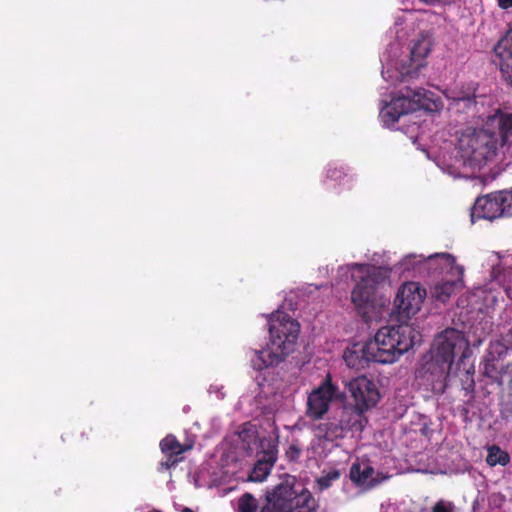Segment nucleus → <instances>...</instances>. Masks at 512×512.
Instances as JSON below:
<instances>
[{
	"mask_svg": "<svg viewBox=\"0 0 512 512\" xmlns=\"http://www.w3.org/2000/svg\"><path fill=\"white\" fill-rule=\"evenodd\" d=\"M469 352V341L464 333L455 328H446L435 337L430 351L423 358V376L432 383L434 390L443 392L455 356L460 353L462 361Z\"/></svg>",
	"mask_w": 512,
	"mask_h": 512,
	"instance_id": "f257e3e1",
	"label": "nucleus"
},
{
	"mask_svg": "<svg viewBox=\"0 0 512 512\" xmlns=\"http://www.w3.org/2000/svg\"><path fill=\"white\" fill-rule=\"evenodd\" d=\"M300 326L297 321L283 312L273 314L269 319L270 341L261 350H254L251 363L261 371L279 365L291 354L298 339Z\"/></svg>",
	"mask_w": 512,
	"mask_h": 512,
	"instance_id": "f03ea898",
	"label": "nucleus"
},
{
	"mask_svg": "<svg viewBox=\"0 0 512 512\" xmlns=\"http://www.w3.org/2000/svg\"><path fill=\"white\" fill-rule=\"evenodd\" d=\"M420 341L421 334L409 325L385 326L367 341V352L375 363H393Z\"/></svg>",
	"mask_w": 512,
	"mask_h": 512,
	"instance_id": "7ed1b4c3",
	"label": "nucleus"
},
{
	"mask_svg": "<svg viewBox=\"0 0 512 512\" xmlns=\"http://www.w3.org/2000/svg\"><path fill=\"white\" fill-rule=\"evenodd\" d=\"M359 280L351 292V302L359 316L365 322L372 319L376 307V291L380 284L389 277V271L384 267L354 264Z\"/></svg>",
	"mask_w": 512,
	"mask_h": 512,
	"instance_id": "20e7f679",
	"label": "nucleus"
},
{
	"mask_svg": "<svg viewBox=\"0 0 512 512\" xmlns=\"http://www.w3.org/2000/svg\"><path fill=\"white\" fill-rule=\"evenodd\" d=\"M498 140L484 129L466 128L458 139V153L463 164L472 169H481L497 155Z\"/></svg>",
	"mask_w": 512,
	"mask_h": 512,
	"instance_id": "39448f33",
	"label": "nucleus"
},
{
	"mask_svg": "<svg viewBox=\"0 0 512 512\" xmlns=\"http://www.w3.org/2000/svg\"><path fill=\"white\" fill-rule=\"evenodd\" d=\"M316 507V501L308 489L296 492L293 485L285 482L266 492L260 512H314Z\"/></svg>",
	"mask_w": 512,
	"mask_h": 512,
	"instance_id": "423d86ee",
	"label": "nucleus"
},
{
	"mask_svg": "<svg viewBox=\"0 0 512 512\" xmlns=\"http://www.w3.org/2000/svg\"><path fill=\"white\" fill-rule=\"evenodd\" d=\"M432 95L424 88L406 86L381 110L380 116L385 125L392 126L403 115L430 109Z\"/></svg>",
	"mask_w": 512,
	"mask_h": 512,
	"instance_id": "0eeeda50",
	"label": "nucleus"
},
{
	"mask_svg": "<svg viewBox=\"0 0 512 512\" xmlns=\"http://www.w3.org/2000/svg\"><path fill=\"white\" fill-rule=\"evenodd\" d=\"M430 269L439 270V273H446L451 278L437 282L431 289V297L445 303L462 286L464 268L456 264V259L449 253H437L427 258Z\"/></svg>",
	"mask_w": 512,
	"mask_h": 512,
	"instance_id": "6e6552de",
	"label": "nucleus"
},
{
	"mask_svg": "<svg viewBox=\"0 0 512 512\" xmlns=\"http://www.w3.org/2000/svg\"><path fill=\"white\" fill-rule=\"evenodd\" d=\"M338 387L332 383L328 374L323 382L308 395L306 415L312 420H320L328 412L330 403L340 398Z\"/></svg>",
	"mask_w": 512,
	"mask_h": 512,
	"instance_id": "1a4fd4ad",
	"label": "nucleus"
},
{
	"mask_svg": "<svg viewBox=\"0 0 512 512\" xmlns=\"http://www.w3.org/2000/svg\"><path fill=\"white\" fill-rule=\"evenodd\" d=\"M426 295V289L419 282L409 281L402 284L394 300L399 316L409 319L417 314Z\"/></svg>",
	"mask_w": 512,
	"mask_h": 512,
	"instance_id": "9d476101",
	"label": "nucleus"
},
{
	"mask_svg": "<svg viewBox=\"0 0 512 512\" xmlns=\"http://www.w3.org/2000/svg\"><path fill=\"white\" fill-rule=\"evenodd\" d=\"M347 388L354 399L355 408L360 414L374 407L380 399L376 384L366 376L352 379L347 384Z\"/></svg>",
	"mask_w": 512,
	"mask_h": 512,
	"instance_id": "9b49d317",
	"label": "nucleus"
},
{
	"mask_svg": "<svg viewBox=\"0 0 512 512\" xmlns=\"http://www.w3.org/2000/svg\"><path fill=\"white\" fill-rule=\"evenodd\" d=\"M500 198V191L478 197L471 209L472 221L475 219L492 221L500 217H506V210Z\"/></svg>",
	"mask_w": 512,
	"mask_h": 512,
	"instance_id": "f8f14e48",
	"label": "nucleus"
},
{
	"mask_svg": "<svg viewBox=\"0 0 512 512\" xmlns=\"http://www.w3.org/2000/svg\"><path fill=\"white\" fill-rule=\"evenodd\" d=\"M193 448V443L181 444L173 434H168L160 442V449L166 456V460L161 462L164 469H170L182 460L181 455Z\"/></svg>",
	"mask_w": 512,
	"mask_h": 512,
	"instance_id": "ddd939ff",
	"label": "nucleus"
},
{
	"mask_svg": "<svg viewBox=\"0 0 512 512\" xmlns=\"http://www.w3.org/2000/svg\"><path fill=\"white\" fill-rule=\"evenodd\" d=\"M476 90L474 84H468L467 86L450 90L447 97L452 101L450 104L451 108L457 111H466L475 107Z\"/></svg>",
	"mask_w": 512,
	"mask_h": 512,
	"instance_id": "4468645a",
	"label": "nucleus"
},
{
	"mask_svg": "<svg viewBox=\"0 0 512 512\" xmlns=\"http://www.w3.org/2000/svg\"><path fill=\"white\" fill-rule=\"evenodd\" d=\"M343 359L348 367L355 370L365 369L370 362H375V357L367 352V342L348 347L344 351Z\"/></svg>",
	"mask_w": 512,
	"mask_h": 512,
	"instance_id": "2eb2a0df",
	"label": "nucleus"
},
{
	"mask_svg": "<svg viewBox=\"0 0 512 512\" xmlns=\"http://www.w3.org/2000/svg\"><path fill=\"white\" fill-rule=\"evenodd\" d=\"M374 468L369 463H353L350 467L349 476L353 483L358 486L368 484L370 487L376 486L379 481L373 478Z\"/></svg>",
	"mask_w": 512,
	"mask_h": 512,
	"instance_id": "dca6fc26",
	"label": "nucleus"
},
{
	"mask_svg": "<svg viewBox=\"0 0 512 512\" xmlns=\"http://www.w3.org/2000/svg\"><path fill=\"white\" fill-rule=\"evenodd\" d=\"M431 50V40L428 36H421L417 39L411 49L412 61L420 65V61L425 59Z\"/></svg>",
	"mask_w": 512,
	"mask_h": 512,
	"instance_id": "f3484780",
	"label": "nucleus"
},
{
	"mask_svg": "<svg viewBox=\"0 0 512 512\" xmlns=\"http://www.w3.org/2000/svg\"><path fill=\"white\" fill-rule=\"evenodd\" d=\"M262 507L253 494L245 492L237 499L235 512H260Z\"/></svg>",
	"mask_w": 512,
	"mask_h": 512,
	"instance_id": "a211bd4d",
	"label": "nucleus"
},
{
	"mask_svg": "<svg viewBox=\"0 0 512 512\" xmlns=\"http://www.w3.org/2000/svg\"><path fill=\"white\" fill-rule=\"evenodd\" d=\"M509 461H510L509 454L506 451L502 450L499 446L492 445V446L488 447V455L486 458V462L488 465H490V466H496V465L505 466L509 463Z\"/></svg>",
	"mask_w": 512,
	"mask_h": 512,
	"instance_id": "6ab92c4d",
	"label": "nucleus"
},
{
	"mask_svg": "<svg viewBox=\"0 0 512 512\" xmlns=\"http://www.w3.org/2000/svg\"><path fill=\"white\" fill-rule=\"evenodd\" d=\"M272 461H257L254 465L252 471L249 474V480L252 482H261L269 475L271 468L273 466Z\"/></svg>",
	"mask_w": 512,
	"mask_h": 512,
	"instance_id": "aec40b11",
	"label": "nucleus"
},
{
	"mask_svg": "<svg viewBox=\"0 0 512 512\" xmlns=\"http://www.w3.org/2000/svg\"><path fill=\"white\" fill-rule=\"evenodd\" d=\"M326 179L339 185H346L352 182V176H349L342 166H329L326 173Z\"/></svg>",
	"mask_w": 512,
	"mask_h": 512,
	"instance_id": "412c9836",
	"label": "nucleus"
},
{
	"mask_svg": "<svg viewBox=\"0 0 512 512\" xmlns=\"http://www.w3.org/2000/svg\"><path fill=\"white\" fill-rule=\"evenodd\" d=\"M494 57L493 62L499 67L504 80L512 87V55L501 57L494 54Z\"/></svg>",
	"mask_w": 512,
	"mask_h": 512,
	"instance_id": "4be33fe9",
	"label": "nucleus"
},
{
	"mask_svg": "<svg viewBox=\"0 0 512 512\" xmlns=\"http://www.w3.org/2000/svg\"><path fill=\"white\" fill-rule=\"evenodd\" d=\"M494 54L501 57L512 56V29L495 45Z\"/></svg>",
	"mask_w": 512,
	"mask_h": 512,
	"instance_id": "5701e85b",
	"label": "nucleus"
},
{
	"mask_svg": "<svg viewBox=\"0 0 512 512\" xmlns=\"http://www.w3.org/2000/svg\"><path fill=\"white\" fill-rule=\"evenodd\" d=\"M498 128L503 141L512 136V114L502 113L498 118Z\"/></svg>",
	"mask_w": 512,
	"mask_h": 512,
	"instance_id": "b1692460",
	"label": "nucleus"
},
{
	"mask_svg": "<svg viewBox=\"0 0 512 512\" xmlns=\"http://www.w3.org/2000/svg\"><path fill=\"white\" fill-rule=\"evenodd\" d=\"M328 432L321 434L320 439H324L326 441H333L334 439L340 438L343 436V428L341 425L335 422H328Z\"/></svg>",
	"mask_w": 512,
	"mask_h": 512,
	"instance_id": "393cba45",
	"label": "nucleus"
},
{
	"mask_svg": "<svg viewBox=\"0 0 512 512\" xmlns=\"http://www.w3.org/2000/svg\"><path fill=\"white\" fill-rule=\"evenodd\" d=\"M340 472L336 469L329 471L326 475L320 477L317 480L318 485L321 489H327L331 486L332 482L340 478Z\"/></svg>",
	"mask_w": 512,
	"mask_h": 512,
	"instance_id": "a878e982",
	"label": "nucleus"
},
{
	"mask_svg": "<svg viewBox=\"0 0 512 512\" xmlns=\"http://www.w3.org/2000/svg\"><path fill=\"white\" fill-rule=\"evenodd\" d=\"M500 201L506 210V217H512V188L500 191Z\"/></svg>",
	"mask_w": 512,
	"mask_h": 512,
	"instance_id": "bb28decb",
	"label": "nucleus"
},
{
	"mask_svg": "<svg viewBox=\"0 0 512 512\" xmlns=\"http://www.w3.org/2000/svg\"><path fill=\"white\" fill-rule=\"evenodd\" d=\"M302 453V448L297 440L291 442L286 450V457L289 461H297Z\"/></svg>",
	"mask_w": 512,
	"mask_h": 512,
	"instance_id": "cd10ccee",
	"label": "nucleus"
},
{
	"mask_svg": "<svg viewBox=\"0 0 512 512\" xmlns=\"http://www.w3.org/2000/svg\"><path fill=\"white\" fill-rule=\"evenodd\" d=\"M455 505L453 502L440 499L431 508V512H455Z\"/></svg>",
	"mask_w": 512,
	"mask_h": 512,
	"instance_id": "c85d7f7f",
	"label": "nucleus"
},
{
	"mask_svg": "<svg viewBox=\"0 0 512 512\" xmlns=\"http://www.w3.org/2000/svg\"><path fill=\"white\" fill-rule=\"evenodd\" d=\"M500 281L506 295L512 300V271H505Z\"/></svg>",
	"mask_w": 512,
	"mask_h": 512,
	"instance_id": "c756f323",
	"label": "nucleus"
},
{
	"mask_svg": "<svg viewBox=\"0 0 512 512\" xmlns=\"http://www.w3.org/2000/svg\"><path fill=\"white\" fill-rule=\"evenodd\" d=\"M500 417L505 421L512 418V399H508L500 404Z\"/></svg>",
	"mask_w": 512,
	"mask_h": 512,
	"instance_id": "7c9ffc66",
	"label": "nucleus"
},
{
	"mask_svg": "<svg viewBox=\"0 0 512 512\" xmlns=\"http://www.w3.org/2000/svg\"><path fill=\"white\" fill-rule=\"evenodd\" d=\"M327 430H328V422L319 424L315 429L316 436L320 439V435L328 432Z\"/></svg>",
	"mask_w": 512,
	"mask_h": 512,
	"instance_id": "2f4dec72",
	"label": "nucleus"
},
{
	"mask_svg": "<svg viewBox=\"0 0 512 512\" xmlns=\"http://www.w3.org/2000/svg\"><path fill=\"white\" fill-rule=\"evenodd\" d=\"M497 4L503 10L512 9V0H497Z\"/></svg>",
	"mask_w": 512,
	"mask_h": 512,
	"instance_id": "473e14b6",
	"label": "nucleus"
},
{
	"mask_svg": "<svg viewBox=\"0 0 512 512\" xmlns=\"http://www.w3.org/2000/svg\"><path fill=\"white\" fill-rule=\"evenodd\" d=\"M181 512H194V511L191 508H189V507H183L181 509Z\"/></svg>",
	"mask_w": 512,
	"mask_h": 512,
	"instance_id": "72a5a7b5",
	"label": "nucleus"
}]
</instances>
